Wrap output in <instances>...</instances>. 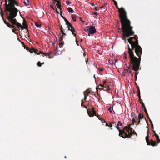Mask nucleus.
Returning <instances> with one entry per match:
<instances>
[{
	"mask_svg": "<svg viewBox=\"0 0 160 160\" xmlns=\"http://www.w3.org/2000/svg\"><path fill=\"white\" fill-rule=\"evenodd\" d=\"M137 36L136 35L135 37L130 38L128 39V42L131 45L132 47V48L129 47L128 48V52L130 58L129 66L135 71V75H136L138 73L137 72L139 69L142 54V49L138 44Z\"/></svg>",
	"mask_w": 160,
	"mask_h": 160,
	"instance_id": "f257e3e1",
	"label": "nucleus"
},
{
	"mask_svg": "<svg viewBox=\"0 0 160 160\" xmlns=\"http://www.w3.org/2000/svg\"><path fill=\"white\" fill-rule=\"evenodd\" d=\"M14 5L18 6V3L15 0H5V10L9 12V14L7 12H6L7 16V18L12 24V25H15L17 27H21V24L18 22L16 19L14 18L17 16L18 11Z\"/></svg>",
	"mask_w": 160,
	"mask_h": 160,
	"instance_id": "f03ea898",
	"label": "nucleus"
},
{
	"mask_svg": "<svg viewBox=\"0 0 160 160\" xmlns=\"http://www.w3.org/2000/svg\"><path fill=\"white\" fill-rule=\"evenodd\" d=\"M125 22L124 25L123 26L121 24L122 29L123 32V39L126 41V37L128 38L130 36L133 35L134 32L132 30V27L131 26L130 21L129 22Z\"/></svg>",
	"mask_w": 160,
	"mask_h": 160,
	"instance_id": "7ed1b4c3",
	"label": "nucleus"
},
{
	"mask_svg": "<svg viewBox=\"0 0 160 160\" xmlns=\"http://www.w3.org/2000/svg\"><path fill=\"white\" fill-rule=\"evenodd\" d=\"M116 8L118 10L119 12V17L120 20L121 24L123 26L125 22H128L130 21L128 19L127 15V13L124 9L123 7L119 8L118 5L115 6Z\"/></svg>",
	"mask_w": 160,
	"mask_h": 160,
	"instance_id": "20e7f679",
	"label": "nucleus"
},
{
	"mask_svg": "<svg viewBox=\"0 0 160 160\" xmlns=\"http://www.w3.org/2000/svg\"><path fill=\"white\" fill-rule=\"evenodd\" d=\"M131 125H129L128 126L124 127V129H126V132L122 136L123 138H130L131 137L132 134H135L136 136H137V133L134 130H132V128L131 127Z\"/></svg>",
	"mask_w": 160,
	"mask_h": 160,
	"instance_id": "39448f33",
	"label": "nucleus"
},
{
	"mask_svg": "<svg viewBox=\"0 0 160 160\" xmlns=\"http://www.w3.org/2000/svg\"><path fill=\"white\" fill-rule=\"evenodd\" d=\"M82 106L83 107L86 108L87 109V112L88 115L90 117H93L94 115H95L97 116L99 120H101L100 118L99 117L98 115H97L96 114V112L94 108H92L90 110H88L87 109V107L85 105H83L82 104Z\"/></svg>",
	"mask_w": 160,
	"mask_h": 160,
	"instance_id": "423d86ee",
	"label": "nucleus"
},
{
	"mask_svg": "<svg viewBox=\"0 0 160 160\" xmlns=\"http://www.w3.org/2000/svg\"><path fill=\"white\" fill-rule=\"evenodd\" d=\"M119 126H122V124L120 121H118V123L116 125L115 127H116V128L119 130V135L120 136L122 137V136L125 133V132L126 131V129H124V127L123 128L122 130L120 129Z\"/></svg>",
	"mask_w": 160,
	"mask_h": 160,
	"instance_id": "0eeeda50",
	"label": "nucleus"
},
{
	"mask_svg": "<svg viewBox=\"0 0 160 160\" xmlns=\"http://www.w3.org/2000/svg\"><path fill=\"white\" fill-rule=\"evenodd\" d=\"M84 31H88L89 32L88 33V35L90 36V35H93L96 32V30L95 28V27L94 26H91L89 29H84Z\"/></svg>",
	"mask_w": 160,
	"mask_h": 160,
	"instance_id": "6e6552de",
	"label": "nucleus"
},
{
	"mask_svg": "<svg viewBox=\"0 0 160 160\" xmlns=\"http://www.w3.org/2000/svg\"><path fill=\"white\" fill-rule=\"evenodd\" d=\"M145 139L148 145H151L153 146H155L156 145V142L154 141L152 139H151L150 141L149 140L148 136H146V137Z\"/></svg>",
	"mask_w": 160,
	"mask_h": 160,
	"instance_id": "1a4fd4ad",
	"label": "nucleus"
},
{
	"mask_svg": "<svg viewBox=\"0 0 160 160\" xmlns=\"http://www.w3.org/2000/svg\"><path fill=\"white\" fill-rule=\"evenodd\" d=\"M34 52L35 54H39L41 53L43 54L44 56H46L47 58H48L50 59L51 58V57H50V55L51 54L50 53H45L41 51H39L37 49H34Z\"/></svg>",
	"mask_w": 160,
	"mask_h": 160,
	"instance_id": "9d476101",
	"label": "nucleus"
},
{
	"mask_svg": "<svg viewBox=\"0 0 160 160\" xmlns=\"http://www.w3.org/2000/svg\"><path fill=\"white\" fill-rule=\"evenodd\" d=\"M1 9V11L0 12L1 15L2 17V19H3V21L4 22V23L8 26V27H9L10 28H13L14 27V25H12L11 24H10L9 23L7 22H6V21L4 19L3 15V13L2 12V10L1 8H0Z\"/></svg>",
	"mask_w": 160,
	"mask_h": 160,
	"instance_id": "9b49d317",
	"label": "nucleus"
},
{
	"mask_svg": "<svg viewBox=\"0 0 160 160\" xmlns=\"http://www.w3.org/2000/svg\"><path fill=\"white\" fill-rule=\"evenodd\" d=\"M67 28H68V30L71 31L72 32V34H73L74 36L76 37V34L74 33L75 32V29L74 27L72 26L71 24L69 26H68Z\"/></svg>",
	"mask_w": 160,
	"mask_h": 160,
	"instance_id": "f8f14e48",
	"label": "nucleus"
},
{
	"mask_svg": "<svg viewBox=\"0 0 160 160\" xmlns=\"http://www.w3.org/2000/svg\"><path fill=\"white\" fill-rule=\"evenodd\" d=\"M22 25L23 26H22L21 25V26L20 27L22 30L24 28L27 29L28 26L26 23V21L24 19H23Z\"/></svg>",
	"mask_w": 160,
	"mask_h": 160,
	"instance_id": "ddd939ff",
	"label": "nucleus"
},
{
	"mask_svg": "<svg viewBox=\"0 0 160 160\" xmlns=\"http://www.w3.org/2000/svg\"><path fill=\"white\" fill-rule=\"evenodd\" d=\"M102 88H105V89H106L107 90H109L110 89L109 87L108 86V88H107L106 87L104 86H103V85H100L98 86V87H96L97 91L98 92V89H99L102 90L101 89Z\"/></svg>",
	"mask_w": 160,
	"mask_h": 160,
	"instance_id": "4468645a",
	"label": "nucleus"
},
{
	"mask_svg": "<svg viewBox=\"0 0 160 160\" xmlns=\"http://www.w3.org/2000/svg\"><path fill=\"white\" fill-rule=\"evenodd\" d=\"M143 118V115L142 114H139L138 118L137 119L138 120V122H137V124H139L140 122V119H142Z\"/></svg>",
	"mask_w": 160,
	"mask_h": 160,
	"instance_id": "2eb2a0df",
	"label": "nucleus"
},
{
	"mask_svg": "<svg viewBox=\"0 0 160 160\" xmlns=\"http://www.w3.org/2000/svg\"><path fill=\"white\" fill-rule=\"evenodd\" d=\"M91 92V91L89 89L86 90L85 91H84L83 92L84 95H86L88 96Z\"/></svg>",
	"mask_w": 160,
	"mask_h": 160,
	"instance_id": "dca6fc26",
	"label": "nucleus"
},
{
	"mask_svg": "<svg viewBox=\"0 0 160 160\" xmlns=\"http://www.w3.org/2000/svg\"><path fill=\"white\" fill-rule=\"evenodd\" d=\"M137 118H138L137 117H135L133 118L132 120L133 124H134V123H135L137 124V122H138V120Z\"/></svg>",
	"mask_w": 160,
	"mask_h": 160,
	"instance_id": "f3484780",
	"label": "nucleus"
},
{
	"mask_svg": "<svg viewBox=\"0 0 160 160\" xmlns=\"http://www.w3.org/2000/svg\"><path fill=\"white\" fill-rule=\"evenodd\" d=\"M58 2H57V3L56 4V6L58 7V8L60 10V12H61V4H60V2L58 0Z\"/></svg>",
	"mask_w": 160,
	"mask_h": 160,
	"instance_id": "a211bd4d",
	"label": "nucleus"
},
{
	"mask_svg": "<svg viewBox=\"0 0 160 160\" xmlns=\"http://www.w3.org/2000/svg\"><path fill=\"white\" fill-rule=\"evenodd\" d=\"M116 26L118 28V30L121 31V29L119 28L120 26V23L119 22V21L118 20H117L116 21Z\"/></svg>",
	"mask_w": 160,
	"mask_h": 160,
	"instance_id": "6ab92c4d",
	"label": "nucleus"
},
{
	"mask_svg": "<svg viewBox=\"0 0 160 160\" xmlns=\"http://www.w3.org/2000/svg\"><path fill=\"white\" fill-rule=\"evenodd\" d=\"M114 125L116 126V124L115 122H112L110 123V124L109 125V127H112V125Z\"/></svg>",
	"mask_w": 160,
	"mask_h": 160,
	"instance_id": "aec40b11",
	"label": "nucleus"
},
{
	"mask_svg": "<svg viewBox=\"0 0 160 160\" xmlns=\"http://www.w3.org/2000/svg\"><path fill=\"white\" fill-rule=\"evenodd\" d=\"M67 10L68 11V12L70 13H73L74 12V11L70 7H68V8Z\"/></svg>",
	"mask_w": 160,
	"mask_h": 160,
	"instance_id": "412c9836",
	"label": "nucleus"
},
{
	"mask_svg": "<svg viewBox=\"0 0 160 160\" xmlns=\"http://www.w3.org/2000/svg\"><path fill=\"white\" fill-rule=\"evenodd\" d=\"M71 17H72V19L73 20V21L75 22H76V15H72Z\"/></svg>",
	"mask_w": 160,
	"mask_h": 160,
	"instance_id": "4be33fe9",
	"label": "nucleus"
},
{
	"mask_svg": "<svg viewBox=\"0 0 160 160\" xmlns=\"http://www.w3.org/2000/svg\"><path fill=\"white\" fill-rule=\"evenodd\" d=\"M65 22H66V24L68 26H69V25H70L71 24L66 19V18H65V19H64Z\"/></svg>",
	"mask_w": 160,
	"mask_h": 160,
	"instance_id": "5701e85b",
	"label": "nucleus"
},
{
	"mask_svg": "<svg viewBox=\"0 0 160 160\" xmlns=\"http://www.w3.org/2000/svg\"><path fill=\"white\" fill-rule=\"evenodd\" d=\"M155 137L156 138V140H157V142L158 143H159L160 142V140L159 139V136L158 135H156V136H155Z\"/></svg>",
	"mask_w": 160,
	"mask_h": 160,
	"instance_id": "b1692460",
	"label": "nucleus"
},
{
	"mask_svg": "<svg viewBox=\"0 0 160 160\" xmlns=\"http://www.w3.org/2000/svg\"><path fill=\"white\" fill-rule=\"evenodd\" d=\"M24 4L26 6H28L29 5V0H26V1H24Z\"/></svg>",
	"mask_w": 160,
	"mask_h": 160,
	"instance_id": "393cba45",
	"label": "nucleus"
},
{
	"mask_svg": "<svg viewBox=\"0 0 160 160\" xmlns=\"http://www.w3.org/2000/svg\"><path fill=\"white\" fill-rule=\"evenodd\" d=\"M63 44L64 42H61L59 44V47L60 48H62Z\"/></svg>",
	"mask_w": 160,
	"mask_h": 160,
	"instance_id": "a878e982",
	"label": "nucleus"
},
{
	"mask_svg": "<svg viewBox=\"0 0 160 160\" xmlns=\"http://www.w3.org/2000/svg\"><path fill=\"white\" fill-rule=\"evenodd\" d=\"M35 25L38 28H40L41 26V24H38V22H35Z\"/></svg>",
	"mask_w": 160,
	"mask_h": 160,
	"instance_id": "bb28decb",
	"label": "nucleus"
},
{
	"mask_svg": "<svg viewBox=\"0 0 160 160\" xmlns=\"http://www.w3.org/2000/svg\"><path fill=\"white\" fill-rule=\"evenodd\" d=\"M137 96L139 98V101H142V99L141 98L140 93H138Z\"/></svg>",
	"mask_w": 160,
	"mask_h": 160,
	"instance_id": "cd10ccee",
	"label": "nucleus"
},
{
	"mask_svg": "<svg viewBox=\"0 0 160 160\" xmlns=\"http://www.w3.org/2000/svg\"><path fill=\"white\" fill-rule=\"evenodd\" d=\"M137 88L138 90V93H140V91L138 86L137 85Z\"/></svg>",
	"mask_w": 160,
	"mask_h": 160,
	"instance_id": "c85d7f7f",
	"label": "nucleus"
},
{
	"mask_svg": "<svg viewBox=\"0 0 160 160\" xmlns=\"http://www.w3.org/2000/svg\"><path fill=\"white\" fill-rule=\"evenodd\" d=\"M29 51V52H31V53H32L33 52H34V48H32L31 49H30L29 48V50H28Z\"/></svg>",
	"mask_w": 160,
	"mask_h": 160,
	"instance_id": "c756f323",
	"label": "nucleus"
},
{
	"mask_svg": "<svg viewBox=\"0 0 160 160\" xmlns=\"http://www.w3.org/2000/svg\"><path fill=\"white\" fill-rule=\"evenodd\" d=\"M37 65L39 67H41L42 66V63H41V62L40 61H39L37 63Z\"/></svg>",
	"mask_w": 160,
	"mask_h": 160,
	"instance_id": "7c9ffc66",
	"label": "nucleus"
},
{
	"mask_svg": "<svg viewBox=\"0 0 160 160\" xmlns=\"http://www.w3.org/2000/svg\"><path fill=\"white\" fill-rule=\"evenodd\" d=\"M129 73L131 74L132 77L133 76V73H132L131 69H130V70L129 71Z\"/></svg>",
	"mask_w": 160,
	"mask_h": 160,
	"instance_id": "2f4dec72",
	"label": "nucleus"
},
{
	"mask_svg": "<svg viewBox=\"0 0 160 160\" xmlns=\"http://www.w3.org/2000/svg\"><path fill=\"white\" fill-rule=\"evenodd\" d=\"M24 49H26L27 50H29V48L27 46L25 45L23 46Z\"/></svg>",
	"mask_w": 160,
	"mask_h": 160,
	"instance_id": "473e14b6",
	"label": "nucleus"
},
{
	"mask_svg": "<svg viewBox=\"0 0 160 160\" xmlns=\"http://www.w3.org/2000/svg\"><path fill=\"white\" fill-rule=\"evenodd\" d=\"M63 39V36H62L59 39V41L62 42Z\"/></svg>",
	"mask_w": 160,
	"mask_h": 160,
	"instance_id": "72a5a7b5",
	"label": "nucleus"
},
{
	"mask_svg": "<svg viewBox=\"0 0 160 160\" xmlns=\"http://www.w3.org/2000/svg\"><path fill=\"white\" fill-rule=\"evenodd\" d=\"M63 39V36H62L59 39V41L62 42Z\"/></svg>",
	"mask_w": 160,
	"mask_h": 160,
	"instance_id": "f704fd0d",
	"label": "nucleus"
},
{
	"mask_svg": "<svg viewBox=\"0 0 160 160\" xmlns=\"http://www.w3.org/2000/svg\"><path fill=\"white\" fill-rule=\"evenodd\" d=\"M66 4L68 5L70 4L71 3V2H70L68 1H66Z\"/></svg>",
	"mask_w": 160,
	"mask_h": 160,
	"instance_id": "c9c22d12",
	"label": "nucleus"
},
{
	"mask_svg": "<svg viewBox=\"0 0 160 160\" xmlns=\"http://www.w3.org/2000/svg\"><path fill=\"white\" fill-rule=\"evenodd\" d=\"M124 55H125L124 58L125 59H127V54H126V53L125 52H124Z\"/></svg>",
	"mask_w": 160,
	"mask_h": 160,
	"instance_id": "e433bc0d",
	"label": "nucleus"
},
{
	"mask_svg": "<svg viewBox=\"0 0 160 160\" xmlns=\"http://www.w3.org/2000/svg\"><path fill=\"white\" fill-rule=\"evenodd\" d=\"M149 130L148 129V131L147 132V136H148V138H149Z\"/></svg>",
	"mask_w": 160,
	"mask_h": 160,
	"instance_id": "4c0bfd02",
	"label": "nucleus"
},
{
	"mask_svg": "<svg viewBox=\"0 0 160 160\" xmlns=\"http://www.w3.org/2000/svg\"><path fill=\"white\" fill-rule=\"evenodd\" d=\"M12 32L14 33H15V27L14 26V27L13 28H12Z\"/></svg>",
	"mask_w": 160,
	"mask_h": 160,
	"instance_id": "58836bf2",
	"label": "nucleus"
},
{
	"mask_svg": "<svg viewBox=\"0 0 160 160\" xmlns=\"http://www.w3.org/2000/svg\"><path fill=\"white\" fill-rule=\"evenodd\" d=\"M152 131H153V132L154 133V135L155 136H156V135H158V134H157L156 133V132H155V131H154V130H152Z\"/></svg>",
	"mask_w": 160,
	"mask_h": 160,
	"instance_id": "ea45409f",
	"label": "nucleus"
},
{
	"mask_svg": "<svg viewBox=\"0 0 160 160\" xmlns=\"http://www.w3.org/2000/svg\"><path fill=\"white\" fill-rule=\"evenodd\" d=\"M107 5V3L105 4L104 5H103V6H101V7H99V8H104V7H105V5Z\"/></svg>",
	"mask_w": 160,
	"mask_h": 160,
	"instance_id": "a19ab883",
	"label": "nucleus"
},
{
	"mask_svg": "<svg viewBox=\"0 0 160 160\" xmlns=\"http://www.w3.org/2000/svg\"><path fill=\"white\" fill-rule=\"evenodd\" d=\"M59 28H60V30H62V29H63V28H62V25H61L59 24Z\"/></svg>",
	"mask_w": 160,
	"mask_h": 160,
	"instance_id": "79ce46f5",
	"label": "nucleus"
},
{
	"mask_svg": "<svg viewBox=\"0 0 160 160\" xmlns=\"http://www.w3.org/2000/svg\"><path fill=\"white\" fill-rule=\"evenodd\" d=\"M61 12V14H60V15L61 16V17L64 19H65V18H66L65 17H64L62 15V12Z\"/></svg>",
	"mask_w": 160,
	"mask_h": 160,
	"instance_id": "37998d69",
	"label": "nucleus"
},
{
	"mask_svg": "<svg viewBox=\"0 0 160 160\" xmlns=\"http://www.w3.org/2000/svg\"><path fill=\"white\" fill-rule=\"evenodd\" d=\"M108 110L109 111L110 113H111L112 112V111L111 110V107H110L108 109Z\"/></svg>",
	"mask_w": 160,
	"mask_h": 160,
	"instance_id": "c03bdc74",
	"label": "nucleus"
},
{
	"mask_svg": "<svg viewBox=\"0 0 160 160\" xmlns=\"http://www.w3.org/2000/svg\"><path fill=\"white\" fill-rule=\"evenodd\" d=\"M60 31H61V32L62 33H63V32H65V31L63 29L61 30H60Z\"/></svg>",
	"mask_w": 160,
	"mask_h": 160,
	"instance_id": "a18cd8bd",
	"label": "nucleus"
},
{
	"mask_svg": "<svg viewBox=\"0 0 160 160\" xmlns=\"http://www.w3.org/2000/svg\"><path fill=\"white\" fill-rule=\"evenodd\" d=\"M140 101V103L142 104V105H143L144 104V103L142 102V101Z\"/></svg>",
	"mask_w": 160,
	"mask_h": 160,
	"instance_id": "49530a36",
	"label": "nucleus"
},
{
	"mask_svg": "<svg viewBox=\"0 0 160 160\" xmlns=\"http://www.w3.org/2000/svg\"><path fill=\"white\" fill-rule=\"evenodd\" d=\"M140 101V103L142 104V105H143L144 104V103L142 102V101Z\"/></svg>",
	"mask_w": 160,
	"mask_h": 160,
	"instance_id": "de8ad7c7",
	"label": "nucleus"
},
{
	"mask_svg": "<svg viewBox=\"0 0 160 160\" xmlns=\"http://www.w3.org/2000/svg\"><path fill=\"white\" fill-rule=\"evenodd\" d=\"M84 100H85V101H86V100L87 99V96L86 95H84Z\"/></svg>",
	"mask_w": 160,
	"mask_h": 160,
	"instance_id": "09e8293b",
	"label": "nucleus"
},
{
	"mask_svg": "<svg viewBox=\"0 0 160 160\" xmlns=\"http://www.w3.org/2000/svg\"><path fill=\"white\" fill-rule=\"evenodd\" d=\"M144 109V111L145 112H146V114H147L148 113V112L146 110V108Z\"/></svg>",
	"mask_w": 160,
	"mask_h": 160,
	"instance_id": "8fccbe9b",
	"label": "nucleus"
},
{
	"mask_svg": "<svg viewBox=\"0 0 160 160\" xmlns=\"http://www.w3.org/2000/svg\"><path fill=\"white\" fill-rule=\"evenodd\" d=\"M99 71L100 72H102L103 71V70L102 68H100L99 69Z\"/></svg>",
	"mask_w": 160,
	"mask_h": 160,
	"instance_id": "3c124183",
	"label": "nucleus"
},
{
	"mask_svg": "<svg viewBox=\"0 0 160 160\" xmlns=\"http://www.w3.org/2000/svg\"><path fill=\"white\" fill-rule=\"evenodd\" d=\"M50 8L52 9L53 10H54V8H53V6L52 5H50Z\"/></svg>",
	"mask_w": 160,
	"mask_h": 160,
	"instance_id": "603ef678",
	"label": "nucleus"
},
{
	"mask_svg": "<svg viewBox=\"0 0 160 160\" xmlns=\"http://www.w3.org/2000/svg\"><path fill=\"white\" fill-rule=\"evenodd\" d=\"M102 122H103L104 123H106V122L105 121V120L104 119H102Z\"/></svg>",
	"mask_w": 160,
	"mask_h": 160,
	"instance_id": "864d4df0",
	"label": "nucleus"
},
{
	"mask_svg": "<svg viewBox=\"0 0 160 160\" xmlns=\"http://www.w3.org/2000/svg\"><path fill=\"white\" fill-rule=\"evenodd\" d=\"M95 10L96 11H98V8L97 7H95Z\"/></svg>",
	"mask_w": 160,
	"mask_h": 160,
	"instance_id": "5fc2aeb1",
	"label": "nucleus"
},
{
	"mask_svg": "<svg viewBox=\"0 0 160 160\" xmlns=\"http://www.w3.org/2000/svg\"><path fill=\"white\" fill-rule=\"evenodd\" d=\"M114 2V4L115 6H117V5H118V3L116 1Z\"/></svg>",
	"mask_w": 160,
	"mask_h": 160,
	"instance_id": "6e6d98bb",
	"label": "nucleus"
},
{
	"mask_svg": "<svg viewBox=\"0 0 160 160\" xmlns=\"http://www.w3.org/2000/svg\"><path fill=\"white\" fill-rule=\"evenodd\" d=\"M142 107L143 108H144H144H146V107H145V106L144 104H143V105H142Z\"/></svg>",
	"mask_w": 160,
	"mask_h": 160,
	"instance_id": "4d7b16f0",
	"label": "nucleus"
},
{
	"mask_svg": "<svg viewBox=\"0 0 160 160\" xmlns=\"http://www.w3.org/2000/svg\"><path fill=\"white\" fill-rule=\"evenodd\" d=\"M21 43L22 44L23 46L25 45L24 44V42H21Z\"/></svg>",
	"mask_w": 160,
	"mask_h": 160,
	"instance_id": "13d9d810",
	"label": "nucleus"
},
{
	"mask_svg": "<svg viewBox=\"0 0 160 160\" xmlns=\"http://www.w3.org/2000/svg\"><path fill=\"white\" fill-rule=\"evenodd\" d=\"M81 102H82V103H81V106H82L83 103H84V102L83 101V100H82V101H81Z\"/></svg>",
	"mask_w": 160,
	"mask_h": 160,
	"instance_id": "bf43d9fd",
	"label": "nucleus"
},
{
	"mask_svg": "<svg viewBox=\"0 0 160 160\" xmlns=\"http://www.w3.org/2000/svg\"><path fill=\"white\" fill-rule=\"evenodd\" d=\"M151 128L152 129V130H153L154 129V127H153V125H152L151 126Z\"/></svg>",
	"mask_w": 160,
	"mask_h": 160,
	"instance_id": "052dcab7",
	"label": "nucleus"
},
{
	"mask_svg": "<svg viewBox=\"0 0 160 160\" xmlns=\"http://www.w3.org/2000/svg\"><path fill=\"white\" fill-rule=\"evenodd\" d=\"M106 81H104V82H103V84L104 85H106Z\"/></svg>",
	"mask_w": 160,
	"mask_h": 160,
	"instance_id": "680f3d73",
	"label": "nucleus"
},
{
	"mask_svg": "<svg viewBox=\"0 0 160 160\" xmlns=\"http://www.w3.org/2000/svg\"><path fill=\"white\" fill-rule=\"evenodd\" d=\"M62 36L66 35V34L64 32H63V33H62Z\"/></svg>",
	"mask_w": 160,
	"mask_h": 160,
	"instance_id": "e2e57ef3",
	"label": "nucleus"
},
{
	"mask_svg": "<svg viewBox=\"0 0 160 160\" xmlns=\"http://www.w3.org/2000/svg\"><path fill=\"white\" fill-rule=\"evenodd\" d=\"M97 12H94L93 13V15H97Z\"/></svg>",
	"mask_w": 160,
	"mask_h": 160,
	"instance_id": "0e129e2a",
	"label": "nucleus"
},
{
	"mask_svg": "<svg viewBox=\"0 0 160 160\" xmlns=\"http://www.w3.org/2000/svg\"><path fill=\"white\" fill-rule=\"evenodd\" d=\"M135 80L136 81L137 80V75H135Z\"/></svg>",
	"mask_w": 160,
	"mask_h": 160,
	"instance_id": "69168bd1",
	"label": "nucleus"
},
{
	"mask_svg": "<svg viewBox=\"0 0 160 160\" xmlns=\"http://www.w3.org/2000/svg\"><path fill=\"white\" fill-rule=\"evenodd\" d=\"M86 63L87 65H88V59H87V60H86Z\"/></svg>",
	"mask_w": 160,
	"mask_h": 160,
	"instance_id": "338daca9",
	"label": "nucleus"
},
{
	"mask_svg": "<svg viewBox=\"0 0 160 160\" xmlns=\"http://www.w3.org/2000/svg\"><path fill=\"white\" fill-rule=\"evenodd\" d=\"M18 29H17V30L19 31L20 30V27H18Z\"/></svg>",
	"mask_w": 160,
	"mask_h": 160,
	"instance_id": "774afa93",
	"label": "nucleus"
}]
</instances>
